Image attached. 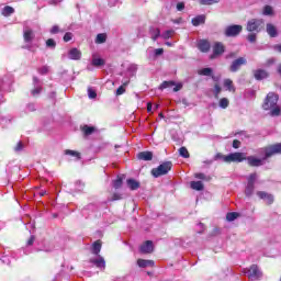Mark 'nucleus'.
Returning a JSON list of instances; mask_svg holds the SVG:
<instances>
[{"label":"nucleus","mask_w":281,"mask_h":281,"mask_svg":"<svg viewBox=\"0 0 281 281\" xmlns=\"http://www.w3.org/2000/svg\"><path fill=\"white\" fill-rule=\"evenodd\" d=\"M23 150V143L19 142L16 146L14 147L15 153H21Z\"/></svg>","instance_id":"obj_49"},{"label":"nucleus","mask_w":281,"mask_h":281,"mask_svg":"<svg viewBox=\"0 0 281 281\" xmlns=\"http://www.w3.org/2000/svg\"><path fill=\"white\" fill-rule=\"evenodd\" d=\"M198 49H200V52H203V53L210 52V42H207L205 40L199 41Z\"/></svg>","instance_id":"obj_20"},{"label":"nucleus","mask_w":281,"mask_h":281,"mask_svg":"<svg viewBox=\"0 0 281 281\" xmlns=\"http://www.w3.org/2000/svg\"><path fill=\"white\" fill-rule=\"evenodd\" d=\"M257 195L259 196V199H262V201H266V203H268V205H271V203H273V195H271L265 191L257 192Z\"/></svg>","instance_id":"obj_16"},{"label":"nucleus","mask_w":281,"mask_h":281,"mask_svg":"<svg viewBox=\"0 0 281 281\" xmlns=\"http://www.w3.org/2000/svg\"><path fill=\"white\" fill-rule=\"evenodd\" d=\"M233 148H240V140L238 139L233 140Z\"/></svg>","instance_id":"obj_53"},{"label":"nucleus","mask_w":281,"mask_h":281,"mask_svg":"<svg viewBox=\"0 0 281 281\" xmlns=\"http://www.w3.org/2000/svg\"><path fill=\"white\" fill-rule=\"evenodd\" d=\"M225 53V46H223V43L217 42L213 46V54L211 55V59L216 58V56H221V54Z\"/></svg>","instance_id":"obj_12"},{"label":"nucleus","mask_w":281,"mask_h":281,"mask_svg":"<svg viewBox=\"0 0 281 281\" xmlns=\"http://www.w3.org/2000/svg\"><path fill=\"white\" fill-rule=\"evenodd\" d=\"M254 76L257 80H265V78H269V72L265 69L254 70Z\"/></svg>","instance_id":"obj_18"},{"label":"nucleus","mask_w":281,"mask_h":281,"mask_svg":"<svg viewBox=\"0 0 281 281\" xmlns=\"http://www.w3.org/2000/svg\"><path fill=\"white\" fill-rule=\"evenodd\" d=\"M248 41H249V43H256V34H249Z\"/></svg>","instance_id":"obj_52"},{"label":"nucleus","mask_w":281,"mask_h":281,"mask_svg":"<svg viewBox=\"0 0 281 281\" xmlns=\"http://www.w3.org/2000/svg\"><path fill=\"white\" fill-rule=\"evenodd\" d=\"M153 111V103H147V112L150 113Z\"/></svg>","instance_id":"obj_59"},{"label":"nucleus","mask_w":281,"mask_h":281,"mask_svg":"<svg viewBox=\"0 0 281 281\" xmlns=\"http://www.w3.org/2000/svg\"><path fill=\"white\" fill-rule=\"evenodd\" d=\"M267 32L272 38H276V36H278V30L273 24H267Z\"/></svg>","instance_id":"obj_25"},{"label":"nucleus","mask_w":281,"mask_h":281,"mask_svg":"<svg viewBox=\"0 0 281 281\" xmlns=\"http://www.w3.org/2000/svg\"><path fill=\"white\" fill-rule=\"evenodd\" d=\"M203 23H205V15H198L192 19V25H194V27H198V25Z\"/></svg>","instance_id":"obj_24"},{"label":"nucleus","mask_w":281,"mask_h":281,"mask_svg":"<svg viewBox=\"0 0 281 281\" xmlns=\"http://www.w3.org/2000/svg\"><path fill=\"white\" fill-rule=\"evenodd\" d=\"M26 109L27 111H36V105H34V103H30Z\"/></svg>","instance_id":"obj_55"},{"label":"nucleus","mask_w":281,"mask_h":281,"mask_svg":"<svg viewBox=\"0 0 281 281\" xmlns=\"http://www.w3.org/2000/svg\"><path fill=\"white\" fill-rule=\"evenodd\" d=\"M176 8H177L178 12H181V11L186 10V3L178 2Z\"/></svg>","instance_id":"obj_48"},{"label":"nucleus","mask_w":281,"mask_h":281,"mask_svg":"<svg viewBox=\"0 0 281 281\" xmlns=\"http://www.w3.org/2000/svg\"><path fill=\"white\" fill-rule=\"evenodd\" d=\"M166 45H168V47H172V44L170 42H167Z\"/></svg>","instance_id":"obj_62"},{"label":"nucleus","mask_w":281,"mask_h":281,"mask_svg":"<svg viewBox=\"0 0 281 281\" xmlns=\"http://www.w3.org/2000/svg\"><path fill=\"white\" fill-rule=\"evenodd\" d=\"M70 60H80L82 53L78 48H71L68 53Z\"/></svg>","instance_id":"obj_17"},{"label":"nucleus","mask_w":281,"mask_h":281,"mask_svg":"<svg viewBox=\"0 0 281 281\" xmlns=\"http://www.w3.org/2000/svg\"><path fill=\"white\" fill-rule=\"evenodd\" d=\"M224 87L227 91H235L234 83L231 79H225L224 80Z\"/></svg>","instance_id":"obj_29"},{"label":"nucleus","mask_w":281,"mask_h":281,"mask_svg":"<svg viewBox=\"0 0 281 281\" xmlns=\"http://www.w3.org/2000/svg\"><path fill=\"white\" fill-rule=\"evenodd\" d=\"M46 46L52 47V48L56 47V41H54L52 38L47 40Z\"/></svg>","instance_id":"obj_47"},{"label":"nucleus","mask_w":281,"mask_h":281,"mask_svg":"<svg viewBox=\"0 0 281 281\" xmlns=\"http://www.w3.org/2000/svg\"><path fill=\"white\" fill-rule=\"evenodd\" d=\"M3 16H10V14H14V8L12 7H4L2 9Z\"/></svg>","instance_id":"obj_31"},{"label":"nucleus","mask_w":281,"mask_h":281,"mask_svg":"<svg viewBox=\"0 0 281 281\" xmlns=\"http://www.w3.org/2000/svg\"><path fill=\"white\" fill-rule=\"evenodd\" d=\"M102 250V241L97 240L92 244V254L94 256H99L100 251Z\"/></svg>","instance_id":"obj_23"},{"label":"nucleus","mask_w":281,"mask_h":281,"mask_svg":"<svg viewBox=\"0 0 281 281\" xmlns=\"http://www.w3.org/2000/svg\"><path fill=\"white\" fill-rule=\"evenodd\" d=\"M88 98H90V100H95V98H98V93L93 88H88Z\"/></svg>","instance_id":"obj_40"},{"label":"nucleus","mask_w":281,"mask_h":281,"mask_svg":"<svg viewBox=\"0 0 281 281\" xmlns=\"http://www.w3.org/2000/svg\"><path fill=\"white\" fill-rule=\"evenodd\" d=\"M172 34H175L173 30H168L165 33L161 34L164 38H171Z\"/></svg>","instance_id":"obj_44"},{"label":"nucleus","mask_w":281,"mask_h":281,"mask_svg":"<svg viewBox=\"0 0 281 281\" xmlns=\"http://www.w3.org/2000/svg\"><path fill=\"white\" fill-rule=\"evenodd\" d=\"M65 155H69L70 157H76V159H80V153L71 149L65 150Z\"/></svg>","instance_id":"obj_34"},{"label":"nucleus","mask_w":281,"mask_h":281,"mask_svg":"<svg viewBox=\"0 0 281 281\" xmlns=\"http://www.w3.org/2000/svg\"><path fill=\"white\" fill-rule=\"evenodd\" d=\"M127 186L130 190H137L139 188V183L135 179H128Z\"/></svg>","instance_id":"obj_27"},{"label":"nucleus","mask_w":281,"mask_h":281,"mask_svg":"<svg viewBox=\"0 0 281 281\" xmlns=\"http://www.w3.org/2000/svg\"><path fill=\"white\" fill-rule=\"evenodd\" d=\"M240 32H243L241 25H231V26H227L225 30L226 36H238Z\"/></svg>","instance_id":"obj_11"},{"label":"nucleus","mask_w":281,"mask_h":281,"mask_svg":"<svg viewBox=\"0 0 281 281\" xmlns=\"http://www.w3.org/2000/svg\"><path fill=\"white\" fill-rule=\"evenodd\" d=\"M265 25V21L252 19L247 23L248 32H260V29Z\"/></svg>","instance_id":"obj_7"},{"label":"nucleus","mask_w":281,"mask_h":281,"mask_svg":"<svg viewBox=\"0 0 281 281\" xmlns=\"http://www.w3.org/2000/svg\"><path fill=\"white\" fill-rule=\"evenodd\" d=\"M153 249H155V247L151 240H147L140 246L142 254H153Z\"/></svg>","instance_id":"obj_14"},{"label":"nucleus","mask_w":281,"mask_h":281,"mask_svg":"<svg viewBox=\"0 0 281 281\" xmlns=\"http://www.w3.org/2000/svg\"><path fill=\"white\" fill-rule=\"evenodd\" d=\"M126 85L128 83H123L121 87L117 88L116 95H123V93H126V89H125Z\"/></svg>","instance_id":"obj_43"},{"label":"nucleus","mask_w":281,"mask_h":281,"mask_svg":"<svg viewBox=\"0 0 281 281\" xmlns=\"http://www.w3.org/2000/svg\"><path fill=\"white\" fill-rule=\"evenodd\" d=\"M159 36H161V32L159 31V29L151 30V38H153V41H157V38H159Z\"/></svg>","instance_id":"obj_39"},{"label":"nucleus","mask_w":281,"mask_h":281,"mask_svg":"<svg viewBox=\"0 0 281 281\" xmlns=\"http://www.w3.org/2000/svg\"><path fill=\"white\" fill-rule=\"evenodd\" d=\"M243 65H247V59L245 57L235 59L231 66V71H238Z\"/></svg>","instance_id":"obj_13"},{"label":"nucleus","mask_w":281,"mask_h":281,"mask_svg":"<svg viewBox=\"0 0 281 281\" xmlns=\"http://www.w3.org/2000/svg\"><path fill=\"white\" fill-rule=\"evenodd\" d=\"M91 265H94L97 269L104 270L106 269V261L104 260V257L98 256L97 258H91L90 259Z\"/></svg>","instance_id":"obj_10"},{"label":"nucleus","mask_w":281,"mask_h":281,"mask_svg":"<svg viewBox=\"0 0 281 281\" xmlns=\"http://www.w3.org/2000/svg\"><path fill=\"white\" fill-rule=\"evenodd\" d=\"M227 106H229V100L227 98H222L220 100V108L227 109Z\"/></svg>","instance_id":"obj_38"},{"label":"nucleus","mask_w":281,"mask_h":281,"mask_svg":"<svg viewBox=\"0 0 281 281\" xmlns=\"http://www.w3.org/2000/svg\"><path fill=\"white\" fill-rule=\"evenodd\" d=\"M122 181H124V177L117 176V178L113 181V188L117 190V188H122Z\"/></svg>","instance_id":"obj_30"},{"label":"nucleus","mask_w":281,"mask_h":281,"mask_svg":"<svg viewBox=\"0 0 281 281\" xmlns=\"http://www.w3.org/2000/svg\"><path fill=\"white\" fill-rule=\"evenodd\" d=\"M200 76H212V68H203L198 71Z\"/></svg>","instance_id":"obj_36"},{"label":"nucleus","mask_w":281,"mask_h":281,"mask_svg":"<svg viewBox=\"0 0 281 281\" xmlns=\"http://www.w3.org/2000/svg\"><path fill=\"white\" fill-rule=\"evenodd\" d=\"M274 49H276L277 52H280V53H281V44L276 45V46H274Z\"/></svg>","instance_id":"obj_60"},{"label":"nucleus","mask_w":281,"mask_h":281,"mask_svg":"<svg viewBox=\"0 0 281 281\" xmlns=\"http://www.w3.org/2000/svg\"><path fill=\"white\" fill-rule=\"evenodd\" d=\"M273 63H276V58L268 59L266 63V67H271V65H273Z\"/></svg>","instance_id":"obj_54"},{"label":"nucleus","mask_w":281,"mask_h":281,"mask_svg":"<svg viewBox=\"0 0 281 281\" xmlns=\"http://www.w3.org/2000/svg\"><path fill=\"white\" fill-rule=\"evenodd\" d=\"M34 89L32 90V95L36 97L43 91V87L41 86V81L38 78H33Z\"/></svg>","instance_id":"obj_15"},{"label":"nucleus","mask_w":281,"mask_h":281,"mask_svg":"<svg viewBox=\"0 0 281 281\" xmlns=\"http://www.w3.org/2000/svg\"><path fill=\"white\" fill-rule=\"evenodd\" d=\"M34 240H35L34 236H31L30 239L27 240L29 247L34 245Z\"/></svg>","instance_id":"obj_57"},{"label":"nucleus","mask_w":281,"mask_h":281,"mask_svg":"<svg viewBox=\"0 0 281 281\" xmlns=\"http://www.w3.org/2000/svg\"><path fill=\"white\" fill-rule=\"evenodd\" d=\"M173 91H181V89H183V85L182 83H175V81H164L160 85V89H172Z\"/></svg>","instance_id":"obj_9"},{"label":"nucleus","mask_w":281,"mask_h":281,"mask_svg":"<svg viewBox=\"0 0 281 281\" xmlns=\"http://www.w3.org/2000/svg\"><path fill=\"white\" fill-rule=\"evenodd\" d=\"M42 196H45V191L40 192Z\"/></svg>","instance_id":"obj_63"},{"label":"nucleus","mask_w":281,"mask_h":281,"mask_svg":"<svg viewBox=\"0 0 281 281\" xmlns=\"http://www.w3.org/2000/svg\"><path fill=\"white\" fill-rule=\"evenodd\" d=\"M106 42V34L100 33L97 35L95 43L102 44Z\"/></svg>","instance_id":"obj_32"},{"label":"nucleus","mask_w":281,"mask_h":281,"mask_svg":"<svg viewBox=\"0 0 281 281\" xmlns=\"http://www.w3.org/2000/svg\"><path fill=\"white\" fill-rule=\"evenodd\" d=\"M195 179H205L204 173H195Z\"/></svg>","instance_id":"obj_58"},{"label":"nucleus","mask_w":281,"mask_h":281,"mask_svg":"<svg viewBox=\"0 0 281 281\" xmlns=\"http://www.w3.org/2000/svg\"><path fill=\"white\" fill-rule=\"evenodd\" d=\"M120 200H122V194L114 193L113 196H112V201H120Z\"/></svg>","instance_id":"obj_51"},{"label":"nucleus","mask_w":281,"mask_h":281,"mask_svg":"<svg viewBox=\"0 0 281 281\" xmlns=\"http://www.w3.org/2000/svg\"><path fill=\"white\" fill-rule=\"evenodd\" d=\"M159 117H164V114H162V113H160V114H159Z\"/></svg>","instance_id":"obj_64"},{"label":"nucleus","mask_w":281,"mask_h":281,"mask_svg":"<svg viewBox=\"0 0 281 281\" xmlns=\"http://www.w3.org/2000/svg\"><path fill=\"white\" fill-rule=\"evenodd\" d=\"M50 34H58V25H55L50 29Z\"/></svg>","instance_id":"obj_56"},{"label":"nucleus","mask_w":281,"mask_h":281,"mask_svg":"<svg viewBox=\"0 0 281 281\" xmlns=\"http://www.w3.org/2000/svg\"><path fill=\"white\" fill-rule=\"evenodd\" d=\"M249 280L256 281L262 278V272L258 269V266L254 265L246 271Z\"/></svg>","instance_id":"obj_6"},{"label":"nucleus","mask_w":281,"mask_h":281,"mask_svg":"<svg viewBox=\"0 0 281 281\" xmlns=\"http://www.w3.org/2000/svg\"><path fill=\"white\" fill-rule=\"evenodd\" d=\"M71 38H74V34H71L69 32L64 35L65 43H69V41H71Z\"/></svg>","instance_id":"obj_46"},{"label":"nucleus","mask_w":281,"mask_h":281,"mask_svg":"<svg viewBox=\"0 0 281 281\" xmlns=\"http://www.w3.org/2000/svg\"><path fill=\"white\" fill-rule=\"evenodd\" d=\"M278 154L281 155V143L272 145L270 147H267L265 149V155H266L265 158L260 159V158L250 156L247 158V161H248L249 166L258 167V166H262V164H265V159H269V157H272V155H278Z\"/></svg>","instance_id":"obj_1"},{"label":"nucleus","mask_w":281,"mask_h":281,"mask_svg":"<svg viewBox=\"0 0 281 281\" xmlns=\"http://www.w3.org/2000/svg\"><path fill=\"white\" fill-rule=\"evenodd\" d=\"M173 23H181V19L175 20Z\"/></svg>","instance_id":"obj_61"},{"label":"nucleus","mask_w":281,"mask_h":281,"mask_svg":"<svg viewBox=\"0 0 281 281\" xmlns=\"http://www.w3.org/2000/svg\"><path fill=\"white\" fill-rule=\"evenodd\" d=\"M93 131H95V128H93L89 125H86L82 127V132L85 133V135H91L93 133Z\"/></svg>","instance_id":"obj_42"},{"label":"nucleus","mask_w":281,"mask_h":281,"mask_svg":"<svg viewBox=\"0 0 281 281\" xmlns=\"http://www.w3.org/2000/svg\"><path fill=\"white\" fill-rule=\"evenodd\" d=\"M137 265H138V267H140V269H146V267H155V261L146 260V259H138Z\"/></svg>","instance_id":"obj_21"},{"label":"nucleus","mask_w":281,"mask_h":281,"mask_svg":"<svg viewBox=\"0 0 281 281\" xmlns=\"http://www.w3.org/2000/svg\"><path fill=\"white\" fill-rule=\"evenodd\" d=\"M190 187L192 190H196L198 192H200L201 190H203V182L202 181H192L190 183Z\"/></svg>","instance_id":"obj_26"},{"label":"nucleus","mask_w":281,"mask_h":281,"mask_svg":"<svg viewBox=\"0 0 281 281\" xmlns=\"http://www.w3.org/2000/svg\"><path fill=\"white\" fill-rule=\"evenodd\" d=\"M38 74H41V76H45V74H49V68L47 66H43L38 69Z\"/></svg>","instance_id":"obj_45"},{"label":"nucleus","mask_w":281,"mask_h":281,"mask_svg":"<svg viewBox=\"0 0 281 281\" xmlns=\"http://www.w3.org/2000/svg\"><path fill=\"white\" fill-rule=\"evenodd\" d=\"M221 0H199L201 5H214V3H218Z\"/></svg>","instance_id":"obj_35"},{"label":"nucleus","mask_w":281,"mask_h":281,"mask_svg":"<svg viewBox=\"0 0 281 281\" xmlns=\"http://www.w3.org/2000/svg\"><path fill=\"white\" fill-rule=\"evenodd\" d=\"M23 38L25 43L24 49H29V52H34V48H32V41H34V31L25 27L23 31Z\"/></svg>","instance_id":"obj_5"},{"label":"nucleus","mask_w":281,"mask_h":281,"mask_svg":"<svg viewBox=\"0 0 281 281\" xmlns=\"http://www.w3.org/2000/svg\"><path fill=\"white\" fill-rule=\"evenodd\" d=\"M153 52H154V56H161V54H164V48H157L155 50H153V48H148L147 54H149V58H151Z\"/></svg>","instance_id":"obj_28"},{"label":"nucleus","mask_w":281,"mask_h":281,"mask_svg":"<svg viewBox=\"0 0 281 281\" xmlns=\"http://www.w3.org/2000/svg\"><path fill=\"white\" fill-rule=\"evenodd\" d=\"M225 164H240L247 159V156L244 153H232L226 156H222Z\"/></svg>","instance_id":"obj_3"},{"label":"nucleus","mask_w":281,"mask_h":281,"mask_svg":"<svg viewBox=\"0 0 281 281\" xmlns=\"http://www.w3.org/2000/svg\"><path fill=\"white\" fill-rule=\"evenodd\" d=\"M263 14L265 16H271V14H273V8H271V5H266L263 8Z\"/></svg>","instance_id":"obj_41"},{"label":"nucleus","mask_w":281,"mask_h":281,"mask_svg":"<svg viewBox=\"0 0 281 281\" xmlns=\"http://www.w3.org/2000/svg\"><path fill=\"white\" fill-rule=\"evenodd\" d=\"M262 106L265 111H270L272 116L280 115V106H278V94L273 92L268 93Z\"/></svg>","instance_id":"obj_2"},{"label":"nucleus","mask_w":281,"mask_h":281,"mask_svg":"<svg viewBox=\"0 0 281 281\" xmlns=\"http://www.w3.org/2000/svg\"><path fill=\"white\" fill-rule=\"evenodd\" d=\"M93 67H102L104 66L105 61L101 57H98V55L92 54V61H91Z\"/></svg>","instance_id":"obj_22"},{"label":"nucleus","mask_w":281,"mask_h":281,"mask_svg":"<svg viewBox=\"0 0 281 281\" xmlns=\"http://www.w3.org/2000/svg\"><path fill=\"white\" fill-rule=\"evenodd\" d=\"M256 179H258V175L251 173L248 177V183L245 190L246 196H251L254 194V184L256 183Z\"/></svg>","instance_id":"obj_8"},{"label":"nucleus","mask_w":281,"mask_h":281,"mask_svg":"<svg viewBox=\"0 0 281 281\" xmlns=\"http://www.w3.org/2000/svg\"><path fill=\"white\" fill-rule=\"evenodd\" d=\"M179 155H180V157H183L184 159H188V157H190V153L188 151V148H186V147H181L179 149Z\"/></svg>","instance_id":"obj_33"},{"label":"nucleus","mask_w":281,"mask_h":281,"mask_svg":"<svg viewBox=\"0 0 281 281\" xmlns=\"http://www.w3.org/2000/svg\"><path fill=\"white\" fill-rule=\"evenodd\" d=\"M137 159H139L140 161H150V160H153V153H150V151H140L137 155Z\"/></svg>","instance_id":"obj_19"},{"label":"nucleus","mask_w":281,"mask_h":281,"mask_svg":"<svg viewBox=\"0 0 281 281\" xmlns=\"http://www.w3.org/2000/svg\"><path fill=\"white\" fill-rule=\"evenodd\" d=\"M221 86H218V85H215V87H214V93H215V98H218V93H221Z\"/></svg>","instance_id":"obj_50"},{"label":"nucleus","mask_w":281,"mask_h":281,"mask_svg":"<svg viewBox=\"0 0 281 281\" xmlns=\"http://www.w3.org/2000/svg\"><path fill=\"white\" fill-rule=\"evenodd\" d=\"M170 170H172V162L167 161V162L161 164L157 168H154L151 170V175H153V177H155L157 179V177L168 175V172H170Z\"/></svg>","instance_id":"obj_4"},{"label":"nucleus","mask_w":281,"mask_h":281,"mask_svg":"<svg viewBox=\"0 0 281 281\" xmlns=\"http://www.w3.org/2000/svg\"><path fill=\"white\" fill-rule=\"evenodd\" d=\"M237 217H238V213L236 212L226 214V221H228L229 223H232V221H236Z\"/></svg>","instance_id":"obj_37"}]
</instances>
